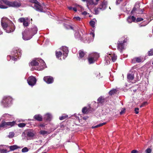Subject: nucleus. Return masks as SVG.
<instances>
[{
    "instance_id": "64",
    "label": "nucleus",
    "mask_w": 153,
    "mask_h": 153,
    "mask_svg": "<svg viewBox=\"0 0 153 153\" xmlns=\"http://www.w3.org/2000/svg\"><path fill=\"white\" fill-rule=\"evenodd\" d=\"M43 153H46V152H44Z\"/></svg>"
},
{
    "instance_id": "22",
    "label": "nucleus",
    "mask_w": 153,
    "mask_h": 153,
    "mask_svg": "<svg viewBox=\"0 0 153 153\" xmlns=\"http://www.w3.org/2000/svg\"><path fill=\"white\" fill-rule=\"evenodd\" d=\"M140 4L139 3H136L132 11V12L137 11L139 8Z\"/></svg>"
},
{
    "instance_id": "13",
    "label": "nucleus",
    "mask_w": 153,
    "mask_h": 153,
    "mask_svg": "<svg viewBox=\"0 0 153 153\" xmlns=\"http://www.w3.org/2000/svg\"><path fill=\"white\" fill-rule=\"evenodd\" d=\"M125 42H126L125 40H123V42H121L120 41L118 42L117 48L120 52H121L122 50L125 48L126 45Z\"/></svg>"
},
{
    "instance_id": "9",
    "label": "nucleus",
    "mask_w": 153,
    "mask_h": 153,
    "mask_svg": "<svg viewBox=\"0 0 153 153\" xmlns=\"http://www.w3.org/2000/svg\"><path fill=\"white\" fill-rule=\"evenodd\" d=\"M13 56H13L11 57L10 59L12 60L16 61L17 59V58H19L20 57L21 55V50L20 49H18L14 51V52L13 53Z\"/></svg>"
},
{
    "instance_id": "16",
    "label": "nucleus",
    "mask_w": 153,
    "mask_h": 153,
    "mask_svg": "<svg viewBox=\"0 0 153 153\" xmlns=\"http://www.w3.org/2000/svg\"><path fill=\"white\" fill-rule=\"evenodd\" d=\"M44 80L48 84L51 83L53 81V77L49 76L45 77L44 78Z\"/></svg>"
},
{
    "instance_id": "47",
    "label": "nucleus",
    "mask_w": 153,
    "mask_h": 153,
    "mask_svg": "<svg viewBox=\"0 0 153 153\" xmlns=\"http://www.w3.org/2000/svg\"><path fill=\"white\" fill-rule=\"evenodd\" d=\"M125 108H123L121 111L120 112V114L122 115L125 112Z\"/></svg>"
},
{
    "instance_id": "26",
    "label": "nucleus",
    "mask_w": 153,
    "mask_h": 153,
    "mask_svg": "<svg viewBox=\"0 0 153 153\" xmlns=\"http://www.w3.org/2000/svg\"><path fill=\"white\" fill-rule=\"evenodd\" d=\"M34 135V134L33 132L29 131L27 132V136L28 137L32 138Z\"/></svg>"
},
{
    "instance_id": "33",
    "label": "nucleus",
    "mask_w": 153,
    "mask_h": 153,
    "mask_svg": "<svg viewBox=\"0 0 153 153\" xmlns=\"http://www.w3.org/2000/svg\"><path fill=\"white\" fill-rule=\"evenodd\" d=\"M15 134L14 132H9V135L7 136V137L10 138H13Z\"/></svg>"
},
{
    "instance_id": "21",
    "label": "nucleus",
    "mask_w": 153,
    "mask_h": 153,
    "mask_svg": "<svg viewBox=\"0 0 153 153\" xmlns=\"http://www.w3.org/2000/svg\"><path fill=\"white\" fill-rule=\"evenodd\" d=\"M52 118L51 115L50 114L47 113L45 114L44 118L47 120L50 121Z\"/></svg>"
},
{
    "instance_id": "58",
    "label": "nucleus",
    "mask_w": 153,
    "mask_h": 153,
    "mask_svg": "<svg viewBox=\"0 0 153 153\" xmlns=\"http://www.w3.org/2000/svg\"><path fill=\"white\" fill-rule=\"evenodd\" d=\"M100 0H95V2H97V4H98V1H99Z\"/></svg>"
},
{
    "instance_id": "14",
    "label": "nucleus",
    "mask_w": 153,
    "mask_h": 153,
    "mask_svg": "<svg viewBox=\"0 0 153 153\" xmlns=\"http://www.w3.org/2000/svg\"><path fill=\"white\" fill-rule=\"evenodd\" d=\"M19 21L20 22H23V25L24 26H27L29 25L28 22V19L27 18H19Z\"/></svg>"
},
{
    "instance_id": "60",
    "label": "nucleus",
    "mask_w": 153,
    "mask_h": 153,
    "mask_svg": "<svg viewBox=\"0 0 153 153\" xmlns=\"http://www.w3.org/2000/svg\"><path fill=\"white\" fill-rule=\"evenodd\" d=\"M80 7L81 8H82V7L81 6H77V8H78V7Z\"/></svg>"
},
{
    "instance_id": "49",
    "label": "nucleus",
    "mask_w": 153,
    "mask_h": 153,
    "mask_svg": "<svg viewBox=\"0 0 153 153\" xmlns=\"http://www.w3.org/2000/svg\"><path fill=\"white\" fill-rule=\"evenodd\" d=\"M147 104V102H143L140 106V107H143L145 105Z\"/></svg>"
},
{
    "instance_id": "34",
    "label": "nucleus",
    "mask_w": 153,
    "mask_h": 153,
    "mask_svg": "<svg viewBox=\"0 0 153 153\" xmlns=\"http://www.w3.org/2000/svg\"><path fill=\"white\" fill-rule=\"evenodd\" d=\"M117 91L116 89H113L110 91L109 92V94L112 95L116 93Z\"/></svg>"
},
{
    "instance_id": "55",
    "label": "nucleus",
    "mask_w": 153,
    "mask_h": 153,
    "mask_svg": "<svg viewBox=\"0 0 153 153\" xmlns=\"http://www.w3.org/2000/svg\"><path fill=\"white\" fill-rule=\"evenodd\" d=\"M87 14V13L86 11H84L82 13V14L84 15H86Z\"/></svg>"
},
{
    "instance_id": "59",
    "label": "nucleus",
    "mask_w": 153,
    "mask_h": 153,
    "mask_svg": "<svg viewBox=\"0 0 153 153\" xmlns=\"http://www.w3.org/2000/svg\"><path fill=\"white\" fill-rule=\"evenodd\" d=\"M2 34V32L1 31H0V35H1Z\"/></svg>"
},
{
    "instance_id": "51",
    "label": "nucleus",
    "mask_w": 153,
    "mask_h": 153,
    "mask_svg": "<svg viewBox=\"0 0 153 153\" xmlns=\"http://www.w3.org/2000/svg\"><path fill=\"white\" fill-rule=\"evenodd\" d=\"M122 1V0H117L116 1V4L117 5L119 4Z\"/></svg>"
},
{
    "instance_id": "39",
    "label": "nucleus",
    "mask_w": 153,
    "mask_h": 153,
    "mask_svg": "<svg viewBox=\"0 0 153 153\" xmlns=\"http://www.w3.org/2000/svg\"><path fill=\"white\" fill-rule=\"evenodd\" d=\"M90 25L93 27H95V22L93 21H91L90 22Z\"/></svg>"
},
{
    "instance_id": "4",
    "label": "nucleus",
    "mask_w": 153,
    "mask_h": 153,
    "mask_svg": "<svg viewBox=\"0 0 153 153\" xmlns=\"http://www.w3.org/2000/svg\"><path fill=\"white\" fill-rule=\"evenodd\" d=\"M12 98L10 96H4V97L1 104L4 107H8L11 104Z\"/></svg>"
},
{
    "instance_id": "23",
    "label": "nucleus",
    "mask_w": 153,
    "mask_h": 153,
    "mask_svg": "<svg viewBox=\"0 0 153 153\" xmlns=\"http://www.w3.org/2000/svg\"><path fill=\"white\" fill-rule=\"evenodd\" d=\"M140 4L139 3H136L132 11V12L137 11L139 8Z\"/></svg>"
},
{
    "instance_id": "18",
    "label": "nucleus",
    "mask_w": 153,
    "mask_h": 153,
    "mask_svg": "<svg viewBox=\"0 0 153 153\" xmlns=\"http://www.w3.org/2000/svg\"><path fill=\"white\" fill-rule=\"evenodd\" d=\"M7 146L10 149V151H13L15 150L19 149H21L22 148V147L16 145H13L10 146Z\"/></svg>"
},
{
    "instance_id": "15",
    "label": "nucleus",
    "mask_w": 153,
    "mask_h": 153,
    "mask_svg": "<svg viewBox=\"0 0 153 153\" xmlns=\"http://www.w3.org/2000/svg\"><path fill=\"white\" fill-rule=\"evenodd\" d=\"M61 49L63 52V54L64 57H63V59H64L67 56L68 53V48L65 46H63L62 47Z\"/></svg>"
},
{
    "instance_id": "27",
    "label": "nucleus",
    "mask_w": 153,
    "mask_h": 153,
    "mask_svg": "<svg viewBox=\"0 0 153 153\" xmlns=\"http://www.w3.org/2000/svg\"><path fill=\"white\" fill-rule=\"evenodd\" d=\"M62 53L60 51H56V55L57 58H59L62 55Z\"/></svg>"
},
{
    "instance_id": "50",
    "label": "nucleus",
    "mask_w": 153,
    "mask_h": 153,
    "mask_svg": "<svg viewBox=\"0 0 153 153\" xmlns=\"http://www.w3.org/2000/svg\"><path fill=\"white\" fill-rule=\"evenodd\" d=\"M139 110V108H135V113L136 114H137L138 113V111Z\"/></svg>"
},
{
    "instance_id": "17",
    "label": "nucleus",
    "mask_w": 153,
    "mask_h": 153,
    "mask_svg": "<svg viewBox=\"0 0 153 153\" xmlns=\"http://www.w3.org/2000/svg\"><path fill=\"white\" fill-rule=\"evenodd\" d=\"M87 6L88 8L91 7V6L97 5V2H94L93 0H86Z\"/></svg>"
},
{
    "instance_id": "44",
    "label": "nucleus",
    "mask_w": 153,
    "mask_h": 153,
    "mask_svg": "<svg viewBox=\"0 0 153 153\" xmlns=\"http://www.w3.org/2000/svg\"><path fill=\"white\" fill-rule=\"evenodd\" d=\"M152 152L151 149L150 148H148L146 150V153H151Z\"/></svg>"
},
{
    "instance_id": "52",
    "label": "nucleus",
    "mask_w": 153,
    "mask_h": 153,
    "mask_svg": "<svg viewBox=\"0 0 153 153\" xmlns=\"http://www.w3.org/2000/svg\"><path fill=\"white\" fill-rule=\"evenodd\" d=\"M45 125L44 124H40L38 126L39 127H44L45 126Z\"/></svg>"
},
{
    "instance_id": "37",
    "label": "nucleus",
    "mask_w": 153,
    "mask_h": 153,
    "mask_svg": "<svg viewBox=\"0 0 153 153\" xmlns=\"http://www.w3.org/2000/svg\"><path fill=\"white\" fill-rule=\"evenodd\" d=\"M29 151L27 147H25L22 150V152L23 153H25Z\"/></svg>"
},
{
    "instance_id": "31",
    "label": "nucleus",
    "mask_w": 153,
    "mask_h": 153,
    "mask_svg": "<svg viewBox=\"0 0 153 153\" xmlns=\"http://www.w3.org/2000/svg\"><path fill=\"white\" fill-rule=\"evenodd\" d=\"M127 78L129 80H133L134 79V76L132 74H128L127 75Z\"/></svg>"
},
{
    "instance_id": "10",
    "label": "nucleus",
    "mask_w": 153,
    "mask_h": 153,
    "mask_svg": "<svg viewBox=\"0 0 153 153\" xmlns=\"http://www.w3.org/2000/svg\"><path fill=\"white\" fill-rule=\"evenodd\" d=\"M15 123V122L13 121L12 122H2L0 124V128H7L13 126Z\"/></svg>"
},
{
    "instance_id": "35",
    "label": "nucleus",
    "mask_w": 153,
    "mask_h": 153,
    "mask_svg": "<svg viewBox=\"0 0 153 153\" xmlns=\"http://www.w3.org/2000/svg\"><path fill=\"white\" fill-rule=\"evenodd\" d=\"M87 111H88V110H87V108L85 107H84L82 110V113L84 114H86L87 112Z\"/></svg>"
},
{
    "instance_id": "32",
    "label": "nucleus",
    "mask_w": 153,
    "mask_h": 153,
    "mask_svg": "<svg viewBox=\"0 0 153 153\" xmlns=\"http://www.w3.org/2000/svg\"><path fill=\"white\" fill-rule=\"evenodd\" d=\"M105 124H106V123H100L99 125H97L95 126H93L92 127V128H94L100 127V126H103V125H105Z\"/></svg>"
},
{
    "instance_id": "1",
    "label": "nucleus",
    "mask_w": 153,
    "mask_h": 153,
    "mask_svg": "<svg viewBox=\"0 0 153 153\" xmlns=\"http://www.w3.org/2000/svg\"><path fill=\"white\" fill-rule=\"evenodd\" d=\"M2 27L6 32H13L15 29V27L13 23L8 19L3 17L1 20Z\"/></svg>"
},
{
    "instance_id": "36",
    "label": "nucleus",
    "mask_w": 153,
    "mask_h": 153,
    "mask_svg": "<svg viewBox=\"0 0 153 153\" xmlns=\"http://www.w3.org/2000/svg\"><path fill=\"white\" fill-rule=\"evenodd\" d=\"M68 117L67 115H64L59 117V119L60 120H62L67 118Z\"/></svg>"
},
{
    "instance_id": "53",
    "label": "nucleus",
    "mask_w": 153,
    "mask_h": 153,
    "mask_svg": "<svg viewBox=\"0 0 153 153\" xmlns=\"http://www.w3.org/2000/svg\"><path fill=\"white\" fill-rule=\"evenodd\" d=\"M137 152V151L136 150H133L131 152V153H136Z\"/></svg>"
},
{
    "instance_id": "62",
    "label": "nucleus",
    "mask_w": 153,
    "mask_h": 153,
    "mask_svg": "<svg viewBox=\"0 0 153 153\" xmlns=\"http://www.w3.org/2000/svg\"><path fill=\"white\" fill-rule=\"evenodd\" d=\"M83 1H86V0H82Z\"/></svg>"
},
{
    "instance_id": "40",
    "label": "nucleus",
    "mask_w": 153,
    "mask_h": 153,
    "mask_svg": "<svg viewBox=\"0 0 153 153\" xmlns=\"http://www.w3.org/2000/svg\"><path fill=\"white\" fill-rule=\"evenodd\" d=\"M148 55L149 56H152L153 55V49H151L148 52Z\"/></svg>"
},
{
    "instance_id": "19",
    "label": "nucleus",
    "mask_w": 153,
    "mask_h": 153,
    "mask_svg": "<svg viewBox=\"0 0 153 153\" xmlns=\"http://www.w3.org/2000/svg\"><path fill=\"white\" fill-rule=\"evenodd\" d=\"M136 19L133 16H129L127 19V21L129 23H131L132 22L134 21Z\"/></svg>"
},
{
    "instance_id": "2",
    "label": "nucleus",
    "mask_w": 153,
    "mask_h": 153,
    "mask_svg": "<svg viewBox=\"0 0 153 153\" xmlns=\"http://www.w3.org/2000/svg\"><path fill=\"white\" fill-rule=\"evenodd\" d=\"M37 31V27L35 26H33L31 28L25 30L22 33V39L25 40L30 39L36 33Z\"/></svg>"
},
{
    "instance_id": "7",
    "label": "nucleus",
    "mask_w": 153,
    "mask_h": 153,
    "mask_svg": "<svg viewBox=\"0 0 153 153\" xmlns=\"http://www.w3.org/2000/svg\"><path fill=\"white\" fill-rule=\"evenodd\" d=\"M4 4L10 7H19L21 6V4L16 1H10L7 0H2Z\"/></svg>"
},
{
    "instance_id": "38",
    "label": "nucleus",
    "mask_w": 153,
    "mask_h": 153,
    "mask_svg": "<svg viewBox=\"0 0 153 153\" xmlns=\"http://www.w3.org/2000/svg\"><path fill=\"white\" fill-rule=\"evenodd\" d=\"M11 117V115L8 114H4L2 116V117H5V118H7L8 117Z\"/></svg>"
},
{
    "instance_id": "57",
    "label": "nucleus",
    "mask_w": 153,
    "mask_h": 153,
    "mask_svg": "<svg viewBox=\"0 0 153 153\" xmlns=\"http://www.w3.org/2000/svg\"><path fill=\"white\" fill-rule=\"evenodd\" d=\"M84 120H85L87 119V117H83L82 118Z\"/></svg>"
},
{
    "instance_id": "12",
    "label": "nucleus",
    "mask_w": 153,
    "mask_h": 153,
    "mask_svg": "<svg viewBox=\"0 0 153 153\" xmlns=\"http://www.w3.org/2000/svg\"><path fill=\"white\" fill-rule=\"evenodd\" d=\"M27 82L30 85L33 86L36 84V80L34 77L31 76L28 77Z\"/></svg>"
},
{
    "instance_id": "20",
    "label": "nucleus",
    "mask_w": 153,
    "mask_h": 153,
    "mask_svg": "<svg viewBox=\"0 0 153 153\" xmlns=\"http://www.w3.org/2000/svg\"><path fill=\"white\" fill-rule=\"evenodd\" d=\"M34 118L36 120H37L39 121H42V116L39 114L36 115L34 116Z\"/></svg>"
},
{
    "instance_id": "63",
    "label": "nucleus",
    "mask_w": 153,
    "mask_h": 153,
    "mask_svg": "<svg viewBox=\"0 0 153 153\" xmlns=\"http://www.w3.org/2000/svg\"><path fill=\"white\" fill-rule=\"evenodd\" d=\"M152 64L153 65V62H152Z\"/></svg>"
},
{
    "instance_id": "29",
    "label": "nucleus",
    "mask_w": 153,
    "mask_h": 153,
    "mask_svg": "<svg viewBox=\"0 0 153 153\" xmlns=\"http://www.w3.org/2000/svg\"><path fill=\"white\" fill-rule=\"evenodd\" d=\"M98 103H102L105 101V99L102 97H100L97 100Z\"/></svg>"
},
{
    "instance_id": "11",
    "label": "nucleus",
    "mask_w": 153,
    "mask_h": 153,
    "mask_svg": "<svg viewBox=\"0 0 153 153\" xmlns=\"http://www.w3.org/2000/svg\"><path fill=\"white\" fill-rule=\"evenodd\" d=\"M99 55L97 53L92 54L88 58V61L90 64L93 63L99 57Z\"/></svg>"
},
{
    "instance_id": "8",
    "label": "nucleus",
    "mask_w": 153,
    "mask_h": 153,
    "mask_svg": "<svg viewBox=\"0 0 153 153\" xmlns=\"http://www.w3.org/2000/svg\"><path fill=\"white\" fill-rule=\"evenodd\" d=\"M107 4V3L106 1H104L102 2L98 8H96L94 9L95 14H97L99 12L100 10H105L106 8Z\"/></svg>"
},
{
    "instance_id": "6",
    "label": "nucleus",
    "mask_w": 153,
    "mask_h": 153,
    "mask_svg": "<svg viewBox=\"0 0 153 153\" xmlns=\"http://www.w3.org/2000/svg\"><path fill=\"white\" fill-rule=\"evenodd\" d=\"M117 59V56L114 54H107L105 57V60L106 65L110 63V60H112L113 62H114Z\"/></svg>"
},
{
    "instance_id": "54",
    "label": "nucleus",
    "mask_w": 153,
    "mask_h": 153,
    "mask_svg": "<svg viewBox=\"0 0 153 153\" xmlns=\"http://www.w3.org/2000/svg\"><path fill=\"white\" fill-rule=\"evenodd\" d=\"M72 10L76 12L77 11V8L76 7H73Z\"/></svg>"
},
{
    "instance_id": "30",
    "label": "nucleus",
    "mask_w": 153,
    "mask_h": 153,
    "mask_svg": "<svg viewBox=\"0 0 153 153\" xmlns=\"http://www.w3.org/2000/svg\"><path fill=\"white\" fill-rule=\"evenodd\" d=\"M85 53L84 52L80 50L79 51V58H82L84 56Z\"/></svg>"
},
{
    "instance_id": "41",
    "label": "nucleus",
    "mask_w": 153,
    "mask_h": 153,
    "mask_svg": "<svg viewBox=\"0 0 153 153\" xmlns=\"http://www.w3.org/2000/svg\"><path fill=\"white\" fill-rule=\"evenodd\" d=\"M26 124L24 123H20L18 124L19 127H23L25 126Z\"/></svg>"
},
{
    "instance_id": "61",
    "label": "nucleus",
    "mask_w": 153,
    "mask_h": 153,
    "mask_svg": "<svg viewBox=\"0 0 153 153\" xmlns=\"http://www.w3.org/2000/svg\"><path fill=\"white\" fill-rule=\"evenodd\" d=\"M69 27H70V28L71 29H73V28H72V27H71L70 26H69Z\"/></svg>"
},
{
    "instance_id": "45",
    "label": "nucleus",
    "mask_w": 153,
    "mask_h": 153,
    "mask_svg": "<svg viewBox=\"0 0 153 153\" xmlns=\"http://www.w3.org/2000/svg\"><path fill=\"white\" fill-rule=\"evenodd\" d=\"M7 7L6 6L0 4V8L1 9H5L7 8Z\"/></svg>"
},
{
    "instance_id": "25",
    "label": "nucleus",
    "mask_w": 153,
    "mask_h": 153,
    "mask_svg": "<svg viewBox=\"0 0 153 153\" xmlns=\"http://www.w3.org/2000/svg\"><path fill=\"white\" fill-rule=\"evenodd\" d=\"M39 133L43 135H47L50 133L48 131L44 130H41Z\"/></svg>"
},
{
    "instance_id": "24",
    "label": "nucleus",
    "mask_w": 153,
    "mask_h": 153,
    "mask_svg": "<svg viewBox=\"0 0 153 153\" xmlns=\"http://www.w3.org/2000/svg\"><path fill=\"white\" fill-rule=\"evenodd\" d=\"M142 60L140 57H137L134 58L132 60V62H141Z\"/></svg>"
},
{
    "instance_id": "28",
    "label": "nucleus",
    "mask_w": 153,
    "mask_h": 153,
    "mask_svg": "<svg viewBox=\"0 0 153 153\" xmlns=\"http://www.w3.org/2000/svg\"><path fill=\"white\" fill-rule=\"evenodd\" d=\"M90 35L91 36H92V37H91L90 39H88V40H89V41L90 42L91 41H92L94 38L95 34L94 32H91L90 34Z\"/></svg>"
},
{
    "instance_id": "46",
    "label": "nucleus",
    "mask_w": 153,
    "mask_h": 153,
    "mask_svg": "<svg viewBox=\"0 0 153 153\" xmlns=\"http://www.w3.org/2000/svg\"><path fill=\"white\" fill-rule=\"evenodd\" d=\"M100 73L99 72H97L96 74H95V75H97L96 77L98 79L100 78Z\"/></svg>"
},
{
    "instance_id": "48",
    "label": "nucleus",
    "mask_w": 153,
    "mask_h": 153,
    "mask_svg": "<svg viewBox=\"0 0 153 153\" xmlns=\"http://www.w3.org/2000/svg\"><path fill=\"white\" fill-rule=\"evenodd\" d=\"M143 20V19L142 18H137L136 20V21L137 22H140Z\"/></svg>"
},
{
    "instance_id": "43",
    "label": "nucleus",
    "mask_w": 153,
    "mask_h": 153,
    "mask_svg": "<svg viewBox=\"0 0 153 153\" xmlns=\"http://www.w3.org/2000/svg\"><path fill=\"white\" fill-rule=\"evenodd\" d=\"M74 19L77 21H80L81 20V18L79 16L74 17Z\"/></svg>"
},
{
    "instance_id": "3",
    "label": "nucleus",
    "mask_w": 153,
    "mask_h": 153,
    "mask_svg": "<svg viewBox=\"0 0 153 153\" xmlns=\"http://www.w3.org/2000/svg\"><path fill=\"white\" fill-rule=\"evenodd\" d=\"M31 66H36L38 65L39 67L37 68L38 70H41L46 68L45 64L44 61L42 59H34L29 64Z\"/></svg>"
},
{
    "instance_id": "5",
    "label": "nucleus",
    "mask_w": 153,
    "mask_h": 153,
    "mask_svg": "<svg viewBox=\"0 0 153 153\" xmlns=\"http://www.w3.org/2000/svg\"><path fill=\"white\" fill-rule=\"evenodd\" d=\"M31 2L33 3L32 4V6L37 11L40 12H43V7L40 5V3L36 0H31Z\"/></svg>"
},
{
    "instance_id": "56",
    "label": "nucleus",
    "mask_w": 153,
    "mask_h": 153,
    "mask_svg": "<svg viewBox=\"0 0 153 153\" xmlns=\"http://www.w3.org/2000/svg\"><path fill=\"white\" fill-rule=\"evenodd\" d=\"M73 7H68V9L70 10H72L73 9Z\"/></svg>"
},
{
    "instance_id": "42",
    "label": "nucleus",
    "mask_w": 153,
    "mask_h": 153,
    "mask_svg": "<svg viewBox=\"0 0 153 153\" xmlns=\"http://www.w3.org/2000/svg\"><path fill=\"white\" fill-rule=\"evenodd\" d=\"M0 152L1 153H6L8 152L7 150L5 149H0Z\"/></svg>"
}]
</instances>
